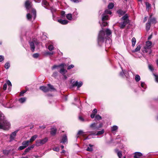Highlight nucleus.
<instances>
[{"instance_id":"obj_11","label":"nucleus","mask_w":158,"mask_h":158,"mask_svg":"<svg viewBox=\"0 0 158 158\" xmlns=\"http://www.w3.org/2000/svg\"><path fill=\"white\" fill-rule=\"evenodd\" d=\"M36 43V42L35 41L29 42L31 49L32 52H34L35 50V44Z\"/></svg>"},{"instance_id":"obj_12","label":"nucleus","mask_w":158,"mask_h":158,"mask_svg":"<svg viewBox=\"0 0 158 158\" xmlns=\"http://www.w3.org/2000/svg\"><path fill=\"white\" fill-rule=\"evenodd\" d=\"M40 89L44 92H48L50 90L48 87L44 86L40 87Z\"/></svg>"},{"instance_id":"obj_5","label":"nucleus","mask_w":158,"mask_h":158,"mask_svg":"<svg viewBox=\"0 0 158 158\" xmlns=\"http://www.w3.org/2000/svg\"><path fill=\"white\" fill-rule=\"evenodd\" d=\"M152 44V42L150 41H147L146 45L144 46L142 49L143 52L144 53H147L149 51V53H151V48Z\"/></svg>"},{"instance_id":"obj_26","label":"nucleus","mask_w":158,"mask_h":158,"mask_svg":"<svg viewBox=\"0 0 158 158\" xmlns=\"http://www.w3.org/2000/svg\"><path fill=\"white\" fill-rule=\"evenodd\" d=\"M141 46L140 45H137L136 48L133 51V52H138L139 51L141 48Z\"/></svg>"},{"instance_id":"obj_39","label":"nucleus","mask_w":158,"mask_h":158,"mask_svg":"<svg viewBox=\"0 0 158 158\" xmlns=\"http://www.w3.org/2000/svg\"><path fill=\"white\" fill-rule=\"evenodd\" d=\"M10 67V63L7 62L5 64V68L6 69H8Z\"/></svg>"},{"instance_id":"obj_60","label":"nucleus","mask_w":158,"mask_h":158,"mask_svg":"<svg viewBox=\"0 0 158 158\" xmlns=\"http://www.w3.org/2000/svg\"><path fill=\"white\" fill-rule=\"evenodd\" d=\"M97 112V110L96 109H94L93 110V114H95Z\"/></svg>"},{"instance_id":"obj_46","label":"nucleus","mask_w":158,"mask_h":158,"mask_svg":"<svg viewBox=\"0 0 158 158\" xmlns=\"http://www.w3.org/2000/svg\"><path fill=\"white\" fill-rule=\"evenodd\" d=\"M26 148V147H24L23 146H20L19 148H18V150H21L23 149H24Z\"/></svg>"},{"instance_id":"obj_33","label":"nucleus","mask_w":158,"mask_h":158,"mask_svg":"<svg viewBox=\"0 0 158 158\" xmlns=\"http://www.w3.org/2000/svg\"><path fill=\"white\" fill-rule=\"evenodd\" d=\"M141 87L143 88V89H142L143 91H144L145 89L146 88V85L144 82H142L141 84Z\"/></svg>"},{"instance_id":"obj_63","label":"nucleus","mask_w":158,"mask_h":158,"mask_svg":"<svg viewBox=\"0 0 158 158\" xmlns=\"http://www.w3.org/2000/svg\"><path fill=\"white\" fill-rule=\"evenodd\" d=\"M120 75L121 76L123 77L124 75V73L123 71L120 73Z\"/></svg>"},{"instance_id":"obj_34","label":"nucleus","mask_w":158,"mask_h":158,"mask_svg":"<svg viewBox=\"0 0 158 158\" xmlns=\"http://www.w3.org/2000/svg\"><path fill=\"white\" fill-rule=\"evenodd\" d=\"M151 23L149 22L146 24V28L147 31H148L150 29Z\"/></svg>"},{"instance_id":"obj_35","label":"nucleus","mask_w":158,"mask_h":158,"mask_svg":"<svg viewBox=\"0 0 158 158\" xmlns=\"http://www.w3.org/2000/svg\"><path fill=\"white\" fill-rule=\"evenodd\" d=\"M67 19L69 20H71L72 19V15L71 14H68L66 15Z\"/></svg>"},{"instance_id":"obj_15","label":"nucleus","mask_w":158,"mask_h":158,"mask_svg":"<svg viewBox=\"0 0 158 158\" xmlns=\"http://www.w3.org/2000/svg\"><path fill=\"white\" fill-rule=\"evenodd\" d=\"M152 15H150L148 22L152 24H155L156 23V19L154 18L151 19Z\"/></svg>"},{"instance_id":"obj_36","label":"nucleus","mask_w":158,"mask_h":158,"mask_svg":"<svg viewBox=\"0 0 158 158\" xmlns=\"http://www.w3.org/2000/svg\"><path fill=\"white\" fill-rule=\"evenodd\" d=\"M114 6V4L112 3H110L109 4L108 6V7L109 9H112Z\"/></svg>"},{"instance_id":"obj_22","label":"nucleus","mask_w":158,"mask_h":158,"mask_svg":"<svg viewBox=\"0 0 158 158\" xmlns=\"http://www.w3.org/2000/svg\"><path fill=\"white\" fill-rule=\"evenodd\" d=\"M30 143V141L27 140L26 141H24L22 142V144L24 147H26V148H27L29 145V143Z\"/></svg>"},{"instance_id":"obj_48","label":"nucleus","mask_w":158,"mask_h":158,"mask_svg":"<svg viewBox=\"0 0 158 158\" xmlns=\"http://www.w3.org/2000/svg\"><path fill=\"white\" fill-rule=\"evenodd\" d=\"M65 65V64L64 63H62L58 65L59 67H61V68H64V66Z\"/></svg>"},{"instance_id":"obj_21","label":"nucleus","mask_w":158,"mask_h":158,"mask_svg":"<svg viewBox=\"0 0 158 158\" xmlns=\"http://www.w3.org/2000/svg\"><path fill=\"white\" fill-rule=\"evenodd\" d=\"M94 145L91 144H89L87 148L86 149V150L89 152H92L93 151V147Z\"/></svg>"},{"instance_id":"obj_56","label":"nucleus","mask_w":158,"mask_h":158,"mask_svg":"<svg viewBox=\"0 0 158 158\" xmlns=\"http://www.w3.org/2000/svg\"><path fill=\"white\" fill-rule=\"evenodd\" d=\"M7 84L8 85L11 86V82L9 80H8L7 81Z\"/></svg>"},{"instance_id":"obj_18","label":"nucleus","mask_w":158,"mask_h":158,"mask_svg":"<svg viewBox=\"0 0 158 158\" xmlns=\"http://www.w3.org/2000/svg\"><path fill=\"white\" fill-rule=\"evenodd\" d=\"M145 4L146 6V10L148 11H149V10L151 9V4L147 2H146Z\"/></svg>"},{"instance_id":"obj_51","label":"nucleus","mask_w":158,"mask_h":158,"mask_svg":"<svg viewBox=\"0 0 158 158\" xmlns=\"http://www.w3.org/2000/svg\"><path fill=\"white\" fill-rule=\"evenodd\" d=\"M74 67V66L73 64H71L68 66L67 69L68 70L70 69L73 68Z\"/></svg>"},{"instance_id":"obj_62","label":"nucleus","mask_w":158,"mask_h":158,"mask_svg":"<svg viewBox=\"0 0 158 158\" xmlns=\"http://www.w3.org/2000/svg\"><path fill=\"white\" fill-rule=\"evenodd\" d=\"M95 114H92L90 115V117L92 118H93L95 117Z\"/></svg>"},{"instance_id":"obj_53","label":"nucleus","mask_w":158,"mask_h":158,"mask_svg":"<svg viewBox=\"0 0 158 158\" xmlns=\"http://www.w3.org/2000/svg\"><path fill=\"white\" fill-rule=\"evenodd\" d=\"M70 1L71 2L75 3H77L79 2V1L78 0H70Z\"/></svg>"},{"instance_id":"obj_29","label":"nucleus","mask_w":158,"mask_h":158,"mask_svg":"<svg viewBox=\"0 0 158 158\" xmlns=\"http://www.w3.org/2000/svg\"><path fill=\"white\" fill-rule=\"evenodd\" d=\"M48 88L50 89L49 91H54L55 90L53 86L50 84H48Z\"/></svg>"},{"instance_id":"obj_55","label":"nucleus","mask_w":158,"mask_h":158,"mask_svg":"<svg viewBox=\"0 0 158 158\" xmlns=\"http://www.w3.org/2000/svg\"><path fill=\"white\" fill-rule=\"evenodd\" d=\"M83 133V132L82 130H79L77 133V135H80L82 133Z\"/></svg>"},{"instance_id":"obj_1","label":"nucleus","mask_w":158,"mask_h":158,"mask_svg":"<svg viewBox=\"0 0 158 158\" xmlns=\"http://www.w3.org/2000/svg\"><path fill=\"white\" fill-rule=\"evenodd\" d=\"M106 34H105V32L103 30L100 31L98 35V45L100 46L103 43L105 39L106 38V36H110L111 34V31L109 29H107L106 31Z\"/></svg>"},{"instance_id":"obj_16","label":"nucleus","mask_w":158,"mask_h":158,"mask_svg":"<svg viewBox=\"0 0 158 158\" xmlns=\"http://www.w3.org/2000/svg\"><path fill=\"white\" fill-rule=\"evenodd\" d=\"M115 152L117 153L118 156L119 158H121L122 156V152L121 151H119L118 149H115L114 150Z\"/></svg>"},{"instance_id":"obj_64","label":"nucleus","mask_w":158,"mask_h":158,"mask_svg":"<svg viewBox=\"0 0 158 158\" xmlns=\"http://www.w3.org/2000/svg\"><path fill=\"white\" fill-rule=\"evenodd\" d=\"M102 126V123H100L99 126H98V130Z\"/></svg>"},{"instance_id":"obj_38","label":"nucleus","mask_w":158,"mask_h":158,"mask_svg":"<svg viewBox=\"0 0 158 158\" xmlns=\"http://www.w3.org/2000/svg\"><path fill=\"white\" fill-rule=\"evenodd\" d=\"M78 119L81 122H84L85 121V120L84 118L80 115L78 116Z\"/></svg>"},{"instance_id":"obj_57","label":"nucleus","mask_w":158,"mask_h":158,"mask_svg":"<svg viewBox=\"0 0 158 158\" xmlns=\"http://www.w3.org/2000/svg\"><path fill=\"white\" fill-rule=\"evenodd\" d=\"M26 91L25 90L21 91L20 93V95L23 96V94L26 92Z\"/></svg>"},{"instance_id":"obj_54","label":"nucleus","mask_w":158,"mask_h":158,"mask_svg":"<svg viewBox=\"0 0 158 158\" xmlns=\"http://www.w3.org/2000/svg\"><path fill=\"white\" fill-rule=\"evenodd\" d=\"M7 88V84H5L3 86V89L4 90H5Z\"/></svg>"},{"instance_id":"obj_23","label":"nucleus","mask_w":158,"mask_h":158,"mask_svg":"<svg viewBox=\"0 0 158 158\" xmlns=\"http://www.w3.org/2000/svg\"><path fill=\"white\" fill-rule=\"evenodd\" d=\"M57 129L56 128H52L51 129V134L52 135H54L56 134Z\"/></svg>"},{"instance_id":"obj_47","label":"nucleus","mask_w":158,"mask_h":158,"mask_svg":"<svg viewBox=\"0 0 158 158\" xmlns=\"http://www.w3.org/2000/svg\"><path fill=\"white\" fill-rule=\"evenodd\" d=\"M153 75L155 77L156 81L158 83V75H156L155 74H153Z\"/></svg>"},{"instance_id":"obj_52","label":"nucleus","mask_w":158,"mask_h":158,"mask_svg":"<svg viewBox=\"0 0 158 158\" xmlns=\"http://www.w3.org/2000/svg\"><path fill=\"white\" fill-rule=\"evenodd\" d=\"M4 59V57L2 55H0V62L3 61Z\"/></svg>"},{"instance_id":"obj_43","label":"nucleus","mask_w":158,"mask_h":158,"mask_svg":"<svg viewBox=\"0 0 158 158\" xmlns=\"http://www.w3.org/2000/svg\"><path fill=\"white\" fill-rule=\"evenodd\" d=\"M54 47L52 45H50L48 47V49L50 51H52L54 49Z\"/></svg>"},{"instance_id":"obj_59","label":"nucleus","mask_w":158,"mask_h":158,"mask_svg":"<svg viewBox=\"0 0 158 158\" xmlns=\"http://www.w3.org/2000/svg\"><path fill=\"white\" fill-rule=\"evenodd\" d=\"M57 75V72H54L52 75V76L54 77H56Z\"/></svg>"},{"instance_id":"obj_9","label":"nucleus","mask_w":158,"mask_h":158,"mask_svg":"<svg viewBox=\"0 0 158 158\" xmlns=\"http://www.w3.org/2000/svg\"><path fill=\"white\" fill-rule=\"evenodd\" d=\"M18 131V130L15 131L10 134V142L15 139Z\"/></svg>"},{"instance_id":"obj_61","label":"nucleus","mask_w":158,"mask_h":158,"mask_svg":"<svg viewBox=\"0 0 158 158\" xmlns=\"http://www.w3.org/2000/svg\"><path fill=\"white\" fill-rule=\"evenodd\" d=\"M65 13L64 11H62L61 12V14L62 16L63 17L64 16Z\"/></svg>"},{"instance_id":"obj_42","label":"nucleus","mask_w":158,"mask_h":158,"mask_svg":"<svg viewBox=\"0 0 158 158\" xmlns=\"http://www.w3.org/2000/svg\"><path fill=\"white\" fill-rule=\"evenodd\" d=\"M104 131L103 129L101 131H98L96 134L97 135H99L103 134L104 133Z\"/></svg>"},{"instance_id":"obj_49","label":"nucleus","mask_w":158,"mask_h":158,"mask_svg":"<svg viewBox=\"0 0 158 158\" xmlns=\"http://www.w3.org/2000/svg\"><path fill=\"white\" fill-rule=\"evenodd\" d=\"M148 68L149 69L152 71L153 70V66L152 65L149 64L148 65Z\"/></svg>"},{"instance_id":"obj_24","label":"nucleus","mask_w":158,"mask_h":158,"mask_svg":"<svg viewBox=\"0 0 158 158\" xmlns=\"http://www.w3.org/2000/svg\"><path fill=\"white\" fill-rule=\"evenodd\" d=\"M117 12L119 15L121 16L124 15L126 13L125 11L122 10L120 9L118 10L117 11Z\"/></svg>"},{"instance_id":"obj_58","label":"nucleus","mask_w":158,"mask_h":158,"mask_svg":"<svg viewBox=\"0 0 158 158\" xmlns=\"http://www.w3.org/2000/svg\"><path fill=\"white\" fill-rule=\"evenodd\" d=\"M58 67H59L58 65H54L52 66V70H53L54 69L56 68H57Z\"/></svg>"},{"instance_id":"obj_19","label":"nucleus","mask_w":158,"mask_h":158,"mask_svg":"<svg viewBox=\"0 0 158 158\" xmlns=\"http://www.w3.org/2000/svg\"><path fill=\"white\" fill-rule=\"evenodd\" d=\"M67 141V137L66 135H64L62 138V140L60 141V143H64Z\"/></svg>"},{"instance_id":"obj_40","label":"nucleus","mask_w":158,"mask_h":158,"mask_svg":"<svg viewBox=\"0 0 158 158\" xmlns=\"http://www.w3.org/2000/svg\"><path fill=\"white\" fill-rule=\"evenodd\" d=\"M140 79V77L138 75H136L135 76V80L136 81H139Z\"/></svg>"},{"instance_id":"obj_3","label":"nucleus","mask_w":158,"mask_h":158,"mask_svg":"<svg viewBox=\"0 0 158 158\" xmlns=\"http://www.w3.org/2000/svg\"><path fill=\"white\" fill-rule=\"evenodd\" d=\"M25 5L27 11L29 12V10L31 9V13L33 14L32 15H31L29 13L27 14V17L28 20H30L32 17H33L34 19H35L36 16V11L35 9L32 8L31 2L29 0H27L25 2Z\"/></svg>"},{"instance_id":"obj_45","label":"nucleus","mask_w":158,"mask_h":158,"mask_svg":"<svg viewBox=\"0 0 158 158\" xmlns=\"http://www.w3.org/2000/svg\"><path fill=\"white\" fill-rule=\"evenodd\" d=\"M95 118L97 120H100L102 119V117L100 116L99 115H97L95 117Z\"/></svg>"},{"instance_id":"obj_37","label":"nucleus","mask_w":158,"mask_h":158,"mask_svg":"<svg viewBox=\"0 0 158 158\" xmlns=\"http://www.w3.org/2000/svg\"><path fill=\"white\" fill-rule=\"evenodd\" d=\"M104 14H110L111 15L112 14L111 11L109 10H106L105 11Z\"/></svg>"},{"instance_id":"obj_8","label":"nucleus","mask_w":158,"mask_h":158,"mask_svg":"<svg viewBox=\"0 0 158 158\" xmlns=\"http://www.w3.org/2000/svg\"><path fill=\"white\" fill-rule=\"evenodd\" d=\"M83 85V83L81 81H79L78 82L77 81L76 82H73L72 83V85L73 87L77 86V88L78 89L80 87Z\"/></svg>"},{"instance_id":"obj_13","label":"nucleus","mask_w":158,"mask_h":158,"mask_svg":"<svg viewBox=\"0 0 158 158\" xmlns=\"http://www.w3.org/2000/svg\"><path fill=\"white\" fill-rule=\"evenodd\" d=\"M97 123H93L91 124L90 126V127L92 128L93 129L95 130H98V128L97 126Z\"/></svg>"},{"instance_id":"obj_30","label":"nucleus","mask_w":158,"mask_h":158,"mask_svg":"<svg viewBox=\"0 0 158 158\" xmlns=\"http://www.w3.org/2000/svg\"><path fill=\"white\" fill-rule=\"evenodd\" d=\"M136 40L135 37H133L131 39L132 46L134 47L135 44Z\"/></svg>"},{"instance_id":"obj_27","label":"nucleus","mask_w":158,"mask_h":158,"mask_svg":"<svg viewBox=\"0 0 158 158\" xmlns=\"http://www.w3.org/2000/svg\"><path fill=\"white\" fill-rule=\"evenodd\" d=\"M38 136L37 135H35L32 136L29 141H30V142H32L35 140L36 139L37 137Z\"/></svg>"},{"instance_id":"obj_2","label":"nucleus","mask_w":158,"mask_h":158,"mask_svg":"<svg viewBox=\"0 0 158 158\" xmlns=\"http://www.w3.org/2000/svg\"><path fill=\"white\" fill-rule=\"evenodd\" d=\"M10 127V123L6 119L3 114L0 111V129L8 130Z\"/></svg>"},{"instance_id":"obj_44","label":"nucleus","mask_w":158,"mask_h":158,"mask_svg":"<svg viewBox=\"0 0 158 158\" xmlns=\"http://www.w3.org/2000/svg\"><path fill=\"white\" fill-rule=\"evenodd\" d=\"M39 56V55L38 53H36L33 54L32 56L34 58H37Z\"/></svg>"},{"instance_id":"obj_32","label":"nucleus","mask_w":158,"mask_h":158,"mask_svg":"<svg viewBox=\"0 0 158 158\" xmlns=\"http://www.w3.org/2000/svg\"><path fill=\"white\" fill-rule=\"evenodd\" d=\"M10 152V150H4L2 151L3 153L5 155H8Z\"/></svg>"},{"instance_id":"obj_6","label":"nucleus","mask_w":158,"mask_h":158,"mask_svg":"<svg viewBox=\"0 0 158 158\" xmlns=\"http://www.w3.org/2000/svg\"><path fill=\"white\" fill-rule=\"evenodd\" d=\"M48 140V138L46 137L42 139L37 140L36 141L35 145L39 146L46 143Z\"/></svg>"},{"instance_id":"obj_50","label":"nucleus","mask_w":158,"mask_h":158,"mask_svg":"<svg viewBox=\"0 0 158 158\" xmlns=\"http://www.w3.org/2000/svg\"><path fill=\"white\" fill-rule=\"evenodd\" d=\"M53 150L55 151L58 152L59 150V148L58 147H55L53 148Z\"/></svg>"},{"instance_id":"obj_10","label":"nucleus","mask_w":158,"mask_h":158,"mask_svg":"<svg viewBox=\"0 0 158 158\" xmlns=\"http://www.w3.org/2000/svg\"><path fill=\"white\" fill-rule=\"evenodd\" d=\"M42 5L46 9H48L49 5L48 2L46 0H43L42 2Z\"/></svg>"},{"instance_id":"obj_14","label":"nucleus","mask_w":158,"mask_h":158,"mask_svg":"<svg viewBox=\"0 0 158 158\" xmlns=\"http://www.w3.org/2000/svg\"><path fill=\"white\" fill-rule=\"evenodd\" d=\"M58 22L60 23L63 25L66 24H67L68 22V21L67 20H62L61 19L58 20Z\"/></svg>"},{"instance_id":"obj_20","label":"nucleus","mask_w":158,"mask_h":158,"mask_svg":"<svg viewBox=\"0 0 158 158\" xmlns=\"http://www.w3.org/2000/svg\"><path fill=\"white\" fill-rule=\"evenodd\" d=\"M35 147V145L33 144L31 146L29 147L28 148L26 149L25 150V152H28L30 150L33 149Z\"/></svg>"},{"instance_id":"obj_41","label":"nucleus","mask_w":158,"mask_h":158,"mask_svg":"<svg viewBox=\"0 0 158 158\" xmlns=\"http://www.w3.org/2000/svg\"><path fill=\"white\" fill-rule=\"evenodd\" d=\"M54 53V52H47L45 53L44 55H52Z\"/></svg>"},{"instance_id":"obj_28","label":"nucleus","mask_w":158,"mask_h":158,"mask_svg":"<svg viewBox=\"0 0 158 158\" xmlns=\"http://www.w3.org/2000/svg\"><path fill=\"white\" fill-rule=\"evenodd\" d=\"M26 98L25 97H24L19 98V101L20 103H23L26 101Z\"/></svg>"},{"instance_id":"obj_7","label":"nucleus","mask_w":158,"mask_h":158,"mask_svg":"<svg viewBox=\"0 0 158 158\" xmlns=\"http://www.w3.org/2000/svg\"><path fill=\"white\" fill-rule=\"evenodd\" d=\"M109 18L108 16L107 15L105 14H103L102 15V25L103 27H105L106 26L108 23L107 22H105V20H108Z\"/></svg>"},{"instance_id":"obj_17","label":"nucleus","mask_w":158,"mask_h":158,"mask_svg":"<svg viewBox=\"0 0 158 158\" xmlns=\"http://www.w3.org/2000/svg\"><path fill=\"white\" fill-rule=\"evenodd\" d=\"M142 156V154L138 152H135V156H134V158H140L139 157Z\"/></svg>"},{"instance_id":"obj_4","label":"nucleus","mask_w":158,"mask_h":158,"mask_svg":"<svg viewBox=\"0 0 158 158\" xmlns=\"http://www.w3.org/2000/svg\"><path fill=\"white\" fill-rule=\"evenodd\" d=\"M121 19L123 21V22L120 23V27L121 28L123 29L127 24L129 23V20L128 19L127 15L125 14L122 17Z\"/></svg>"},{"instance_id":"obj_31","label":"nucleus","mask_w":158,"mask_h":158,"mask_svg":"<svg viewBox=\"0 0 158 158\" xmlns=\"http://www.w3.org/2000/svg\"><path fill=\"white\" fill-rule=\"evenodd\" d=\"M118 129V127L117 126L114 125L111 128V131H116Z\"/></svg>"},{"instance_id":"obj_25","label":"nucleus","mask_w":158,"mask_h":158,"mask_svg":"<svg viewBox=\"0 0 158 158\" xmlns=\"http://www.w3.org/2000/svg\"><path fill=\"white\" fill-rule=\"evenodd\" d=\"M59 72L62 75H64L67 72V71L64 69V68H61L59 71Z\"/></svg>"}]
</instances>
